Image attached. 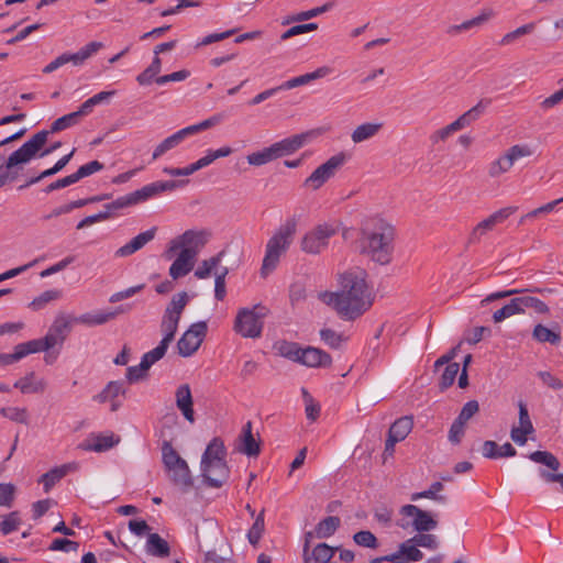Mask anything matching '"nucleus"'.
I'll list each match as a JSON object with an SVG mask.
<instances>
[{
    "mask_svg": "<svg viewBox=\"0 0 563 563\" xmlns=\"http://www.w3.org/2000/svg\"><path fill=\"white\" fill-rule=\"evenodd\" d=\"M196 256L190 255V253L188 252L179 251L176 260L169 267V276L174 280H177L186 276L192 271L196 263Z\"/></svg>",
    "mask_w": 563,
    "mask_h": 563,
    "instance_id": "23",
    "label": "nucleus"
},
{
    "mask_svg": "<svg viewBox=\"0 0 563 563\" xmlns=\"http://www.w3.org/2000/svg\"><path fill=\"white\" fill-rule=\"evenodd\" d=\"M298 363L308 367H329L332 357L329 353L312 346L301 349Z\"/></svg>",
    "mask_w": 563,
    "mask_h": 563,
    "instance_id": "18",
    "label": "nucleus"
},
{
    "mask_svg": "<svg viewBox=\"0 0 563 563\" xmlns=\"http://www.w3.org/2000/svg\"><path fill=\"white\" fill-rule=\"evenodd\" d=\"M258 306L254 308H242L239 310L235 321L234 331L243 338H260L263 330L262 318L264 313L257 311Z\"/></svg>",
    "mask_w": 563,
    "mask_h": 563,
    "instance_id": "10",
    "label": "nucleus"
},
{
    "mask_svg": "<svg viewBox=\"0 0 563 563\" xmlns=\"http://www.w3.org/2000/svg\"><path fill=\"white\" fill-rule=\"evenodd\" d=\"M156 230L157 229L154 227L145 232L137 234L129 243L118 249L115 255L120 257L132 255L155 238Z\"/></svg>",
    "mask_w": 563,
    "mask_h": 563,
    "instance_id": "25",
    "label": "nucleus"
},
{
    "mask_svg": "<svg viewBox=\"0 0 563 563\" xmlns=\"http://www.w3.org/2000/svg\"><path fill=\"white\" fill-rule=\"evenodd\" d=\"M297 230V221L291 218L285 221L266 244V254L261 273L263 276L276 268L283 253L291 244Z\"/></svg>",
    "mask_w": 563,
    "mask_h": 563,
    "instance_id": "4",
    "label": "nucleus"
},
{
    "mask_svg": "<svg viewBox=\"0 0 563 563\" xmlns=\"http://www.w3.org/2000/svg\"><path fill=\"white\" fill-rule=\"evenodd\" d=\"M264 510H262L247 533V538L251 544L256 545L258 543L264 532Z\"/></svg>",
    "mask_w": 563,
    "mask_h": 563,
    "instance_id": "52",
    "label": "nucleus"
},
{
    "mask_svg": "<svg viewBox=\"0 0 563 563\" xmlns=\"http://www.w3.org/2000/svg\"><path fill=\"white\" fill-rule=\"evenodd\" d=\"M21 523L20 515L18 511H12L7 515L3 520L0 522L1 532L7 536L13 531H15Z\"/></svg>",
    "mask_w": 563,
    "mask_h": 563,
    "instance_id": "53",
    "label": "nucleus"
},
{
    "mask_svg": "<svg viewBox=\"0 0 563 563\" xmlns=\"http://www.w3.org/2000/svg\"><path fill=\"white\" fill-rule=\"evenodd\" d=\"M338 289L322 291L318 298L344 321H354L374 305L376 294L368 283V273L358 266L336 274Z\"/></svg>",
    "mask_w": 563,
    "mask_h": 563,
    "instance_id": "1",
    "label": "nucleus"
},
{
    "mask_svg": "<svg viewBox=\"0 0 563 563\" xmlns=\"http://www.w3.org/2000/svg\"><path fill=\"white\" fill-rule=\"evenodd\" d=\"M383 129L382 122H365L360 124L352 133V141H365L378 135Z\"/></svg>",
    "mask_w": 563,
    "mask_h": 563,
    "instance_id": "35",
    "label": "nucleus"
},
{
    "mask_svg": "<svg viewBox=\"0 0 563 563\" xmlns=\"http://www.w3.org/2000/svg\"><path fill=\"white\" fill-rule=\"evenodd\" d=\"M103 168V165L98 161H91L78 168L76 173H74L77 181L81 178L92 175L96 172H99Z\"/></svg>",
    "mask_w": 563,
    "mask_h": 563,
    "instance_id": "61",
    "label": "nucleus"
},
{
    "mask_svg": "<svg viewBox=\"0 0 563 563\" xmlns=\"http://www.w3.org/2000/svg\"><path fill=\"white\" fill-rule=\"evenodd\" d=\"M176 406L181 411L185 419L194 423L195 422V411H194V400L191 396V390L188 384L180 385L175 393Z\"/></svg>",
    "mask_w": 563,
    "mask_h": 563,
    "instance_id": "20",
    "label": "nucleus"
},
{
    "mask_svg": "<svg viewBox=\"0 0 563 563\" xmlns=\"http://www.w3.org/2000/svg\"><path fill=\"white\" fill-rule=\"evenodd\" d=\"M459 371H460L459 363H451L445 367L443 374L441 375L440 383H439L441 390H444V389L449 388L450 386H452V384L454 383V380L456 378Z\"/></svg>",
    "mask_w": 563,
    "mask_h": 563,
    "instance_id": "51",
    "label": "nucleus"
},
{
    "mask_svg": "<svg viewBox=\"0 0 563 563\" xmlns=\"http://www.w3.org/2000/svg\"><path fill=\"white\" fill-rule=\"evenodd\" d=\"M168 346L169 344L161 341L155 349L151 350L150 352H146L142 357L143 367L151 368L153 364L162 360L166 354Z\"/></svg>",
    "mask_w": 563,
    "mask_h": 563,
    "instance_id": "47",
    "label": "nucleus"
},
{
    "mask_svg": "<svg viewBox=\"0 0 563 563\" xmlns=\"http://www.w3.org/2000/svg\"><path fill=\"white\" fill-rule=\"evenodd\" d=\"M532 339L539 343H550L559 345L561 342V331L558 323H553L551 328L538 323L532 330Z\"/></svg>",
    "mask_w": 563,
    "mask_h": 563,
    "instance_id": "26",
    "label": "nucleus"
},
{
    "mask_svg": "<svg viewBox=\"0 0 563 563\" xmlns=\"http://www.w3.org/2000/svg\"><path fill=\"white\" fill-rule=\"evenodd\" d=\"M350 155L341 152L331 156L327 162L317 167L303 181V187L310 190H318L347 162Z\"/></svg>",
    "mask_w": 563,
    "mask_h": 563,
    "instance_id": "7",
    "label": "nucleus"
},
{
    "mask_svg": "<svg viewBox=\"0 0 563 563\" xmlns=\"http://www.w3.org/2000/svg\"><path fill=\"white\" fill-rule=\"evenodd\" d=\"M120 395H125V388L123 387V383L112 380L109 382L99 394L95 395L92 399L99 404H104L109 400L117 399V397Z\"/></svg>",
    "mask_w": 563,
    "mask_h": 563,
    "instance_id": "33",
    "label": "nucleus"
},
{
    "mask_svg": "<svg viewBox=\"0 0 563 563\" xmlns=\"http://www.w3.org/2000/svg\"><path fill=\"white\" fill-rule=\"evenodd\" d=\"M188 301L189 296L186 291H180L173 296L164 311L161 322V331L164 334L162 339L163 342L170 344L174 341L181 314Z\"/></svg>",
    "mask_w": 563,
    "mask_h": 563,
    "instance_id": "5",
    "label": "nucleus"
},
{
    "mask_svg": "<svg viewBox=\"0 0 563 563\" xmlns=\"http://www.w3.org/2000/svg\"><path fill=\"white\" fill-rule=\"evenodd\" d=\"M520 313H522V309L519 306L518 297H516V298H512L503 308L495 311L493 313V320L495 323H499L509 317H512L515 314H520Z\"/></svg>",
    "mask_w": 563,
    "mask_h": 563,
    "instance_id": "44",
    "label": "nucleus"
},
{
    "mask_svg": "<svg viewBox=\"0 0 563 563\" xmlns=\"http://www.w3.org/2000/svg\"><path fill=\"white\" fill-rule=\"evenodd\" d=\"M78 122L77 113L71 112L55 120L52 124V131H62L77 124Z\"/></svg>",
    "mask_w": 563,
    "mask_h": 563,
    "instance_id": "59",
    "label": "nucleus"
},
{
    "mask_svg": "<svg viewBox=\"0 0 563 563\" xmlns=\"http://www.w3.org/2000/svg\"><path fill=\"white\" fill-rule=\"evenodd\" d=\"M227 450L220 438H213L207 445L201 457V464L214 462L219 478L213 479L214 484L223 485L229 478L230 470L225 462Z\"/></svg>",
    "mask_w": 563,
    "mask_h": 563,
    "instance_id": "11",
    "label": "nucleus"
},
{
    "mask_svg": "<svg viewBox=\"0 0 563 563\" xmlns=\"http://www.w3.org/2000/svg\"><path fill=\"white\" fill-rule=\"evenodd\" d=\"M534 26L536 24L531 22L506 33L500 40V45L506 46L512 44L518 37L531 33L534 30Z\"/></svg>",
    "mask_w": 563,
    "mask_h": 563,
    "instance_id": "50",
    "label": "nucleus"
},
{
    "mask_svg": "<svg viewBox=\"0 0 563 563\" xmlns=\"http://www.w3.org/2000/svg\"><path fill=\"white\" fill-rule=\"evenodd\" d=\"M210 233L200 230H187L183 234L170 240L167 249L164 252V257L172 260L177 251L188 252L190 255L196 256L200 250L206 245Z\"/></svg>",
    "mask_w": 563,
    "mask_h": 563,
    "instance_id": "6",
    "label": "nucleus"
},
{
    "mask_svg": "<svg viewBox=\"0 0 563 563\" xmlns=\"http://www.w3.org/2000/svg\"><path fill=\"white\" fill-rule=\"evenodd\" d=\"M218 122H219V119L217 117L209 118V119H207L202 122H199L197 124H192V125H189V126L178 130L170 136L166 137L165 141H181L184 139L196 137V136H198L199 132L213 126Z\"/></svg>",
    "mask_w": 563,
    "mask_h": 563,
    "instance_id": "27",
    "label": "nucleus"
},
{
    "mask_svg": "<svg viewBox=\"0 0 563 563\" xmlns=\"http://www.w3.org/2000/svg\"><path fill=\"white\" fill-rule=\"evenodd\" d=\"M79 548V543L68 539H55L51 545V551H64V552H76Z\"/></svg>",
    "mask_w": 563,
    "mask_h": 563,
    "instance_id": "60",
    "label": "nucleus"
},
{
    "mask_svg": "<svg viewBox=\"0 0 563 563\" xmlns=\"http://www.w3.org/2000/svg\"><path fill=\"white\" fill-rule=\"evenodd\" d=\"M236 450L250 457H256L261 453L260 441L255 440L252 433V422L247 421L239 437Z\"/></svg>",
    "mask_w": 563,
    "mask_h": 563,
    "instance_id": "19",
    "label": "nucleus"
},
{
    "mask_svg": "<svg viewBox=\"0 0 563 563\" xmlns=\"http://www.w3.org/2000/svg\"><path fill=\"white\" fill-rule=\"evenodd\" d=\"M443 488H444V486H443L442 482H433L427 490L413 493L411 495V500L416 501V500L426 498V499H432V500L443 504L446 501V497L443 495H439V493L442 492Z\"/></svg>",
    "mask_w": 563,
    "mask_h": 563,
    "instance_id": "39",
    "label": "nucleus"
},
{
    "mask_svg": "<svg viewBox=\"0 0 563 563\" xmlns=\"http://www.w3.org/2000/svg\"><path fill=\"white\" fill-rule=\"evenodd\" d=\"M275 349L280 356L298 363L302 347L295 342L280 341L275 344Z\"/></svg>",
    "mask_w": 563,
    "mask_h": 563,
    "instance_id": "43",
    "label": "nucleus"
},
{
    "mask_svg": "<svg viewBox=\"0 0 563 563\" xmlns=\"http://www.w3.org/2000/svg\"><path fill=\"white\" fill-rule=\"evenodd\" d=\"M329 130H330L329 124L316 126V128H312L301 134L294 136L291 141H306L308 139L327 137Z\"/></svg>",
    "mask_w": 563,
    "mask_h": 563,
    "instance_id": "55",
    "label": "nucleus"
},
{
    "mask_svg": "<svg viewBox=\"0 0 563 563\" xmlns=\"http://www.w3.org/2000/svg\"><path fill=\"white\" fill-rule=\"evenodd\" d=\"M60 297H62V291L58 289L46 290L31 301L30 308H32L33 310L43 309L47 303H49L51 301L57 300Z\"/></svg>",
    "mask_w": 563,
    "mask_h": 563,
    "instance_id": "48",
    "label": "nucleus"
},
{
    "mask_svg": "<svg viewBox=\"0 0 563 563\" xmlns=\"http://www.w3.org/2000/svg\"><path fill=\"white\" fill-rule=\"evenodd\" d=\"M399 514L402 517L412 518V521H406L405 519L397 522V526L407 529L412 527L417 532H428L438 527V520L432 516L431 512L423 510L415 505H404L399 509Z\"/></svg>",
    "mask_w": 563,
    "mask_h": 563,
    "instance_id": "8",
    "label": "nucleus"
},
{
    "mask_svg": "<svg viewBox=\"0 0 563 563\" xmlns=\"http://www.w3.org/2000/svg\"><path fill=\"white\" fill-rule=\"evenodd\" d=\"M119 442V439H114L113 435H96L93 443L81 444V448L86 451L103 452L111 449Z\"/></svg>",
    "mask_w": 563,
    "mask_h": 563,
    "instance_id": "41",
    "label": "nucleus"
},
{
    "mask_svg": "<svg viewBox=\"0 0 563 563\" xmlns=\"http://www.w3.org/2000/svg\"><path fill=\"white\" fill-rule=\"evenodd\" d=\"M405 563L418 562L423 558L422 552L418 549L413 541L407 540L399 545Z\"/></svg>",
    "mask_w": 563,
    "mask_h": 563,
    "instance_id": "49",
    "label": "nucleus"
},
{
    "mask_svg": "<svg viewBox=\"0 0 563 563\" xmlns=\"http://www.w3.org/2000/svg\"><path fill=\"white\" fill-rule=\"evenodd\" d=\"M394 228L383 219L365 221L360 229L357 240L360 253L379 265H387L393 258Z\"/></svg>",
    "mask_w": 563,
    "mask_h": 563,
    "instance_id": "2",
    "label": "nucleus"
},
{
    "mask_svg": "<svg viewBox=\"0 0 563 563\" xmlns=\"http://www.w3.org/2000/svg\"><path fill=\"white\" fill-rule=\"evenodd\" d=\"M148 367H143V361L136 366H130L126 369V379L129 383H135L146 377Z\"/></svg>",
    "mask_w": 563,
    "mask_h": 563,
    "instance_id": "64",
    "label": "nucleus"
},
{
    "mask_svg": "<svg viewBox=\"0 0 563 563\" xmlns=\"http://www.w3.org/2000/svg\"><path fill=\"white\" fill-rule=\"evenodd\" d=\"M0 415L16 423H29V412L26 408L3 407L0 409Z\"/></svg>",
    "mask_w": 563,
    "mask_h": 563,
    "instance_id": "46",
    "label": "nucleus"
},
{
    "mask_svg": "<svg viewBox=\"0 0 563 563\" xmlns=\"http://www.w3.org/2000/svg\"><path fill=\"white\" fill-rule=\"evenodd\" d=\"M413 427L412 417L404 416L398 418L389 428L388 435L400 442L407 438Z\"/></svg>",
    "mask_w": 563,
    "mask_h": 563,
    "instance_id": "32",
    "label": "nucleus"
},
{
    "mask_svg": "<svg viewBox=\"0 0 563 563\" xmlns=\"http://www.w3.org/2000/svg\"><path fill=\"white\" fill-rule=\"evenodd\" d=\"M515 210L516 209L512 207L503 208L481 221L472 230L470 234V243L478 242L483 235H485L488 231H492L497 224L504 222L515 212Z\"/></svg>",
    "mask_w": 563,
    "mask_h": 563,
    "instance_id": "17",
    "label": "nucleus"
},
{
    "mask_svg": "<svg viewBox=\"0 0 563 563\" xmlns=\"http://www.w3.org/2000/svg\"><path fill=\"white\" fill-rule=\"evenodd\" d=\"M232 153L231 147L223 146L219 150H209L207 154L199 158L197 162L184 167V168H165V173L172 175V176H189L197 170L209 166L212 164L216 159L225 157Z\"/></svg>",
    "mask_w": 563,
    "mask_h": 563,
    "instance_id": "15",
    "label": "nucleus"
},
{
    "mask_svg": "<svg viewBox=\"0 0 563 563\" xmlns=\"http://www.w3.org/2000/svg\"><path fill=\"white\" fill-rule=\"evenodd\" d=\"M125 310L122 307H118L112 311H98L95 313H84L78 317H74L75 323L84 324L87 327L101 325L110 320H113L118 314L123 313Z\"/></svg>",
    "mask_w": 563,
    "mask_h": 563,
    "instance_id": "21",
    "label": "nucleus"
},
{
    "mask_svg": "<svg viewBox=\"0 0 563 563\" xmlns=\"http://www.w3.org/2000/svg\"><path fill=\"white\" fill-rule=\"evenodd\" d=\"M146 552L156 558H167L170 547L158 533H150L146 542Z\"/></svg>",
    "mask_w": 563,
    "mask_h": 563,
    "instance_id": "31",
    "label": "nucleus"
},
{
    "mask_svg": "<svg viewBox=\"0 0 563 563\" xmlns=\"http://www.w3.org/2000/svg\"><path fill=\"white\" fill-rule=\"evenodd\" d=\"M167 471L169 473L170 481L176 486L181 487L184 492H188L192 486L190 470L186 461H184L181 465L177 464L174 468H168Z\"/></svg>",
    "mask_w": 563,
    "mask_h": 563,
    "instance_id": "28",
    "label": "nucleus"
},
{
    "mask_svg": "<svg viewBox=\"0 0 563 563\" xmlns=\"http://www.w3.org/2000/svg\"><path fill=\"white\" fill-rule=\"evenodd\" d=\"M302 143H273L269 147L247 156L251 165L261 166L300 147Z\"/></svg>",
    "mask_w": 563,
    "mask_h": 563,
    "instance_id": "14",
    "label": "nucleus"
},
{
    "mask_svg": "<svg viewBox=\"0 0 563 563\" xmlns=\"http://www.w3.org/2000/svg\"><path fill=\"white\" fill-rule=\"evenodd\" d=\"M224 254V251H221L220 253H218L217 255L214 256H211L210 258H207V260H203L199 266L197 267V269L195 271V276L198 278V279H206L208 277H210L211 273L218 268L220 262H221V258Z\"/></svg>",
    "mask_w": 563,
    "mask_h": 563,
    "instance_id": "38",
    "label": "nucleus"
},
{
    "mask_svg": "<svg viewBox=\"0 0 563 563\" xmlns=\"http://www.w3.org/2000/svg\"><path fill=\"white\" fill-rule=\"evenodd\" d=\"M529 459L536 463L545 465L553 472H558L561 466L558 457L548 451H534L529 454Z\"/></svg>",
    "mask_w": 563,
    "mask_h": 563,
    "instance_id": "42",
    "label": "nucleus"
},
{
    "mask_svg": "<svg viewBox=\"0 0 563 563\" xmlns=\"http://www.w3.org/2000/svg\"><path fill=\"white\" fill-rule=\"evenodd\" d=\"M162 460L166 470L174 468L175 465L185 461L173 448L172 442L167 440L162 443Z\"/></svg>",
    "mask_w": 563,
    "mask_h": 563,
    "instance_id": "40",
    "label": "nucleus"
},
{
    "mask_svg": "<svg viewBox=\"0 0 563 563\" xmlns=\"http://www.w3.org/2000/svg\"><path fill=\"white\" fill-rule=\"evenodd\" d=\"M534 154V150L525 144H516L489 165L488 175L497 178L507 173L516 163Z\"/></svg>",
    "mask_w": 563,
    "mask_h": 563,
    "instance_id": "9",
    "label": "nucleus"
},
{
    "mask_svg": "<svg viewBox=\"0 0 563 563\" xmlns=\"http://www.w3.org/2000/svg\"><path fill=\"white\" fill-rule=\"evenodd\" d=\"M162 71V59L159 56H155L152 59L150 66H147L141 74L136 76V81L141 86H148L153 81L156 82L158 74Z\"/></svg>",
    "mask_w": 563,
    "mask_h": 563,
    "instance_id": "34",
    "label": "nucleus"
},
{
    "mask_svg": "<svg viewBox=\"0 0 563 563\" xmlns=\"http://www.w3.org/2000/svg\"><path fill=\"white\" fill-rule=\"evenodd\" d=\"M186 180L175 181H156L148 184L142 187L134 192H131L126 196H122L114 201L104 205L103 211L99 212L100 214H106L107 219L111 218L117 211L128 208L130 206L136 205L139 202L145 201L161 192L170 191L177 188L178 186L185 185Z\"/></svg>",
    "mask_w": 563,
    "mask_h": 563,
    "instance_id": "3",
    "label": "nucleus"
},
{
    "mask_svg": "<svg viewBox=\"0 0 563 563\" xmlns=\"http://www.w3.org/2000/svg\"><path fill=\"white\" fill-rule=\"evenodd\" d=\"M14 387L19 388L23 394L43 393L47 388L45 379H36L35 373L30 372L24 377L14 383Z\"/></svg>",
    "mask_w": 563,
    "mask_h": 563,
    "instance_id": "29",
    "label": "nucleus"
},
{
    "mask_svg": "<svg viewBox=\"0 0 563 563\" xmlns=\"http://www.w3.org/2000/svg\"><path fill=\"white\" fill-rule=\"evenodd\" d=\"M190 76V71L186 69H181L168 75H163L156 78V84L159 86H164L172 81H184Z\"/></svg>",
    "mask_w": 563,
    "mask_h": 563,
    "instance_id": "63",
    "label": "nucleus"
},
{
    "mask_svg": "<svg viewBox=\"0 0 563 563\" xmlns=\"http://www.w3.org/2000/svg\"><path fill=\"white\" fill-rule=\"evenodd\" d=\"M340 523L341 520L336 516H329L324 518L314 528L316 537L320 539L331 537L338 530Z\"/></svg>",
    "mask_w": 563,
    "mask_h": 563,
    "instance_id": "37",
    "label": "nucleus"
},
{
    "mask_svg": "<svg viewBox=\"0 0 563 563\" xmlns=\"http://www.w3.org/2000/svg\"><path fill=\"white\" fill-rule=\"evenodd\" d=\"M207 331L208 325L205 321L191 324L177 342L179 355L183 357L191 356L200 347Z\"/></svg>",
    "mask_w": 563,
    "mask_h": 563,
    "instance_id": "13",
    "label": "nucleus"
},
{
    "mask_svg": "<svg viewBox=\"0 0 563 563\" xmlns=\"http://www.w3.org/2000/svg\"><path fill=\"white\" fill-rule=\"evenodd\" d=\"M336 548H332L327 543H319L311 552L303 553L305 563H330Z\"/></svg>",
    "mask_w": 563,
    "mask_h": 563,
    "instance_id": "30",
    "label": "nucleus"
},
{
    "mask_svg": "<svg viewBox=\"0 0 563 563\" xmlns=\"http://www.w3.org/2000/svg\"><path fill=\"white\" fill-rule=\"evenodd\" d=\"M519 306L522 309V313L526 311V308L533 309L537 313L545 314L550 311L548 305L542 300L531 297V296H521L518 297Z\"/></svg>",
    "mask_w": 563,
    "mask_h": 563,
    "instance_id": "45",
    "label": "nucleus"
},
{
    "mask_svg": "<svg viewBox=\"0 0 563 563\" xmlns=\"http://www.w3.org/2000/svg\"><path fill=\"white\" fill-rule=\"evenodd\" d=\"M201 475L208 486L213 488H220L222 485L214 484L213 479L219 478V473L214 466V462L208 464H201Z\"/></svg>",
    "mask_w": 563,
    "mask_h": 563,
    "instance_id": "57",
    "label": "nucleus"
},
{
    "mask_svg": "<svg viewBox=\"0 0 563 563\" xmlns=\"http://www.w3.org/2000/svg\"><path fill=\"white\" fill-rule=\"evenodd\" d=\"M16 346L19 355L21 358L27 356L32 353H37L42 351L51 350L49 340H46L45 336L42 339L31 340L24 343H20Z\"/></svg>",
    "mask_w": 563,
    "mask_h": 563,
    "instance_id": "36",
    "label": "nucleus"
},
{
    "mask_svg": "<svg viewBox=\"0 0 563 563\" xmlns=\"http://www.w3.org/2000/svg\"><path fill=\"white\" fill-rule=\"evenodd\" d=\"M321 340L330 347L338 349L343 342L342 334L335 332L332 329H321L320 330Z\"/></svg>",
    "mask_w": 563,
    "mask_h": 563,
    "instance_id": "56",
    "label": "nucleus"
},
{
    "mask_svg": "<svg viewBox=\"0 0 563 563\" xmlns=\"http://www.w3.org/2000/svg\"><path fill=\"white\" fill-rule=\"evenodd\" d=\"M488 104V100H481L474 107H472L463 114H461L456 120L453 121V124L456 126V130L460 132L471 126L484 114Z\"/></svg>",
    "mask_w": 563,
    "mask_h": 563,
    "instance_id": "24",
    "label": "nucleus"
},
{
    "mask_svg": "<svg viewBox=\"0 0 563 563\" xmlns=\"http://www.w3.org/2000/svg\"><path fill=\"white\" fill-rule=\"evenodd\" d=\"M410 541H413V544H416L417 547H422L432 550L438 548V540L434 534L419 532L413 538H411Z\"/></svg>",
    "mask_w": 563,
    "mask_h": 563,
    "instance_id": "58",
    "label": "nucleus"
},
{
    "mask_svg": "<svg viewBox=\"0 0 563 563\" xmlns=\"http://www.w3.org/2000/svg\"><path fill=\"white\" fill-rule=\"evenodd\" d=\"M76 470V463H67L60 466H56L46 472L45 474H43L38 478V483L43 484L44 492L48 493L55 486V484H57L62 478H64L69 472Z\"/></svg>",
    "mask_w": 563,
    "mask_h": 563,
    "instance_id": "22",
    "label": "nucleus"
},
{
    "mask_svg": "<svg viewBox=\"0 0 563 563\" xmlns=\"http://www.w3.org/2000/svg\"><path fill=\"white\" fill-rule=\"evenodd\" d=\"M73 316H67L63 312L58 313L49 327L45 339L49 340L51 347L55 345H62L66 340L67 335L71 331V327L75 323Z\"/></svg>",
    "mask_w": 563,
    "mask_h": 563,
    "instance_id": "16",
    "label": "nucleus"
},
{
    "mask_svg": "<svg viewBox=\"0 0 563 563\" xmlns=\"http://www.w3.org/2000/svg\"><path fill=\"white\" fill-rule=\"evenodd\" d=\"M15 493V486L10 483L0 484V506L10 507Z\"/></svg>",
    "mask_w": 563,
    "mask_h": 563,
    "instance_id": "62",
    "label": "nucleus"
},
{
    "mask_svg": "<svg viewBox=\"0 0 563 563\" xmlns=\"http://www.w3.org/2000/svg\"><path fill=\"white\" fill-rule=\"evenodd\" d=\"M336 233L330 224H319L307 232L300 242L301 251L307 254H320L329 244V240Z\"/></svg>",
    "mask_w": 563,
    "mask_h": 563,
    "instance_id": "12",
    "label": "nucleus"
},
{
    "mask_svg": "<svg viewBox=\"0 0 563 563\" xmlns=\"http://www.w3.org/2000/svg\"><path fill=\"white\" fill-rule=\"evenodd\" d=\"M353 540L356 544L364 548L376 549L378 547L377 538L367 530L356 532L353 536Z\"/></svg>",
    "mask_w": 563,
    "mask_h": 563,
    "instance_id": "54",
    "label": "nucleus"
}]
</instances>
